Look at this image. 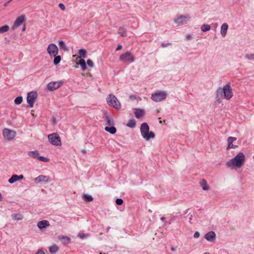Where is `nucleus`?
Masks as SVG:
<instances>
[{"label":"nucleus","instance_id":"f257e3e1","mask_svg":"<svg viewBox=\"0 0 254 254\" xmlns=\"http://www.w3.org/2000/svg\"><path fill=\"white\" fill-rule=\"evenodd\" d=\"M233 95L230 85L227 84L224 86L223 88L220 87L217 89L216 92V99L218 102L222 99L229 100L232 97Z\"/></svg>","mask_w":254,"mask_h":254},{"label":"nucleus","instance_id":"f03ea898","mask_svg":"<svg viewBox=\"0 0 254 254\" xmlns=\"http://www.w3.org/2000/svg\"><path fill=\"white\" fill-rule=\"evenodd\" d=\"M245 156L243 153L239 152L234 158L226 162V166L228 167L236 166L240 168L245 162Z\"/></svg>","mask_w":254,"mask_h":254},{"label":"nucleus","instance_id":"7ed1b4c3","mask_svg":"<svg viewBox=\"0 0 254 254\" xmlns=\"http://www.w3.org/2000/svg\"><path fill=\"white\" fill-rule=\"evenodd\" d=\"M149 127L148 124L144 123L140 126V132L143 138L146 140H149L151 138L155 137V134L153 132H149Z\"/></svg>","mask_w":254,"mask_h":254},{"label":"nucleus","instance_id":"20e7f679","mask_svg":"<svg viewBox=\"0 0 254 254\" xmlns=\"http://www.w3.org/2000/svg\"><path fill=\"white\" fill-rule=\"evenodd\" d=\"M106 100L110 106L113 107L117 110H120L121 108L120 102L114 95L112 94L109 95L107 97Z\"/></svg>","mask_w":254,"mask_h":254},{"label":"nucleus","instance_id":"39448f33","mask_svg":"<svg viewBox=\"0 0 254 254\" xmlns=\"http://www.w3.org/2000/svg\"><path fill=\"white\" fill-rule=\"evenodd\" d=\"M167 94L164 91H157L151 95V99L156 102H161L165 100Z\"/></svg>","mask_w":254,"mask_h":254},{"label":"nucleus","instance_id":"423d86ee","mask_svg":"<svg viewBox=\"0 0 254 254\" xmlns=\"http://www.w3.org/2000/svg\"><path fill=\"white\" fill-rule=\"evenodd\" d=\"M48 139L50 143L55 146H61L62 145L61 138L57 133H53L48 135Z\"/></svg>","mask_w":254,"mask_h":254},{"label":"nucleus","instance_id":"0eeeda50","mask_svg":"<svg viewBox=\"0 0 254 254\" xmlns=\"http://www.w3.org/2000/svg\"><path fill=\"white\" fill-rule=\"evenodd\" d=\"M120 60L124 63H133L135 61V58L130 52L127 51L120 55Z\"/></svg>","mask_w":254,"mask_h":254},{"label":"nucleus","instance_id":"6e6552de","mask_svg":"<svg viewBox=\"0 0 254 254\" xmlns=\"http://www.w3.org/2000/svg\"><path fill=\"white\" fill-rule=\"evenodd\" d=\"M2 134L4 139L8 141L12 140L16 135L15 131L7 128H4L3 129Z\"/></svg>","mask_w":254,"mask_h":254},{"label":"nucleus","instance_id":"1a4fd4ad","mask_svg":"<svg viewBox=\"0 0 254 254\" xmlns=\"http://www.w3.org/2000/svg\"><path fill=\"white\" fill-rule=\"evenodd\" d=\"M37 98V93L36 92L32 91L28 93L27 96V102L30 108L33 107L34 103Z\"/></svg>","mask_w":254,"mask_h":254},{"label":"nucleus","instance_id":"9d476101","mask_svg":"<svg viewBox=\"0 0 254 254\" xmlns=\"http://www.w3.org/2000/svg\"><path fill=\"white\" fill-rule=\"evenodd\" d=\"M47 52L51 57H55L58 54L59 49L56 44L52 43L49 45Z\"/></svg>","mask_w":254,"mask_h":254},{"label":"nucleus","instance_id":"9b49d317","mask_svg":"<svg viewBox=\"0 0 254 254\" xmlns=\"http://www.w3.org/2000/svg\"><path fill=\"white\" fill-rule=\"evenodd\" d=\"M63 83V82L61 81L51 82L47 85V89L50 91L55 90L59 88Z\"/></svg>","mask_w":254,"mask_h":254},{"label":"nucleus","instance_id":"f8f14e48","mask_svg":"<svg viewBox=\"0 0 254 254\" xmlns=\"http://www.w3.org/2000/svg\"><path fill=\"white\" fill-rule=\"evenodd\" d=\"M25 16L23 15H22L18 17H17L14 23V25L12 27L13 29H15L16 28L19 27L20 25H21L25 21Z\"/></svg>","mask_w":254,"mask_h":254},{"label":"nucleus","instance_id":"ddd939ff","mask_svg":"<svg viewBox=\"0 0 254 254\" xmlns=\"http://www.w3.org/2000/svg\"><path fill=\"white\" fill-rule=\"evenodd\" d=\"M204 238L207 241L213 243L215 242L216 234L214 231H210L205 235Z\"/></svg>","mask_w":254,"mask_h":254},{"label":"nucleus","instance_id":"4468645a","mask_svg":"<svg viewBox=\"0 0 254 254\" xmlns=\"http://www.w3.org/2000/svg\"><path fill=\"white\" fill-rule=\"evenodd\" d=\"M35 183L38 184L41 182H44L46 184L50 182L49 177L48 176H44V175H40L38 177H36L34 179Z\"/></svg>","mask_w":254,"mask_h":254},{"label":"nucleus","instance_id":"2eb2a0df","mask_svg":"<svg viewBox=\"0 0 254 254\" xmlns=\"http://www.w3.org/2000/svg\"><path fill=\"white\" fill-rule=\"evenodd\" d=\"M24 177L23 175H17L16 174L13 175L11 178L8 180V182L9 184H13L15 182H16L17 181L22 180L23 179Z\"/></svg>","mask_w":254,"mask_h":254},{"label":"nucleus","instance_id":"dca6fc26","mask_svg":"<svg viewBox=\"0 0 254 254\" xmlns=\"http://www.w3.org/2000/svg\"><path fill=\"white\" fill-rule=\"evenodd\" d=\"M190 17L188 15H181L175 20V22L178 25L183 24L185 20H188Z\"/></svg>","mask_w":254,"mask_h":254},{"label":"nucleus","instance_id":"f3484780","mask_svg":"<svg viewBox=\"0 0 254 254\" xmlns=\"http://www.w3.org/2000/svg\"><path fill=\"white\" fill-rule=\"evenodd\" d=\"M105 120L106 122V124L108 126H113L114 125V120L111 115L106 114L105 117Z\"/></svg>","mask_w":254,"mask_h":254},{"label":"nucleus","instance_id":"a211bd4d","mask_svg":"<svg viewBox=\"0 0 254 254\" xmlns=\"http://www.w3.org/2000/svg\"><path fill=\"white\" fill-rule=\"evenodd\" d=\"M49 226L50 223L49 221L46 220L40 221L37 224L38 227L40 229H43Z\"/></svg>","mask_w":254,"mask_h":254},{"label":"nucleus","instance_id":"6ab92c4d","mask_svg":"<svg viewBox=\"0 0 254 254\" xmlns=\"http://www.w3.org/2000/svg\"><path fill=\"white\" fill-rule=\"evenodd\" d=\"M28 155L33 159H38L39 153L38 150L30 151L28 152Z\"/></svg>","mask_w":254,"mask_h":254},{"label":"nucleus","instance_id":"aec40b11","mask_svg":"<svg viewBox=\"0 0 254 254\" xmlns=\"http://www.w3.org/2000/svg\"><path fill=\"white\" fill-rule=\"evenodd\" d=\"M228 28V25L227 23H223L221 26V34L223 37H224L227 33Z\"/></svg>","mask_w":254,"mask_h":254},{"label":"nucleus","instance_id":"412c9836","mask_svg":"<svg viewBox=\"0 0 254 254\" xmlns=\"http://www.w3.org/2000/svg\"><path fill=\"white\" fill-rule=\"evenodd\" d=\"M199 184H200V185L203 190H208L209 188L207 186L206 181L204 179H203L201 181H200Z\"/></svg>","mask_w":254,"mask_h":254},{"label":"nucleus","instance_id":"4be33fe9","mask_svg":"<svg viewBox=\"0 0 254 254\" xmlns=\"http://www.w3.org/2000/svg\"><path fill=\"white\" fill-rule=\"evenodd\" d=\"M105 130L112 134H115L117 131L116 128L113 126H111V127H105Z\"/></svg>","mask_w":254,"mask_h":254},{"label":"nucleus","instance_id":"5701e85b","mask_svg":"<svg viewBox=\"0 0 254 254\" xmlns=\"http://www.w3.org/2000/svg\"><path fill=\"white\" fill-rule=\"evenodd\" d=\"M144 114V111L142 109H135L134 114L136 118H139Z\"/></svg>","mask_w":254,"mask_h":254},{"label":"nucleus","instance_id":"b1692460","mask_svg":"<svg viewBox=\"0 0 254 254\" xmlns=\"http://www.w3.org/2000/svg\"><path fill=\"white\" fill-rule=\"evenodd\" d=\"M79 64L80 65L82 70L84 71L86 69V63L84 59H81L79 61Z\"/></svg>","mask_w":254,"mask_h":254},{"label":"nucleus","instance_id":"393cba45","mask_svg":"<svg viewBox=\"0 0 254 254\" xmlns=\"http://www.w3.org/2000/svg\"><path fill=\"white\" fill-rule=\"evenodd\" d=\"M60 49H63L65 51H68V49L65 45L64 42L63 40H61L59 43Z\"/></svg>","mask_w":254,"mask_h":254},{"label":"nucleus","instance_id":"a878e982","mask_svg":"<svg viewBox=\"0 0 254 254\" xmlns=\"http://www.w3.org/2000/svg\"><path fill=\"white\" fill-rule=\"evenodd\" d=\"M58 250L59 248L56 245H54L49 247V251L52 254L56 253L58 252Z\"/></svg>","mask_w":254,"mask_h":254},{"label":"nucleus","instance_id":"bb28decb","mask_svg":"<svg viewBox=\"0 0 254 254\" xmlns=\"http://www.w3.org/2000/svg\"><path fill=\"white\" fill-rule=\"evenodd\" d=\"M11 217L14 220H21L23 219V216L19 213L12 214Z\"/></svg>","mask_w":254,"mask_h":254},{"label":"nucleus","instance_id":"cd10ccee","mask_svg":"<svg viewBox=\"0 0 254 254\" xmlns=\"http://www.w3.org/2000/svg\"><path fill=\"white\" fill-rule=\"evenodd\" d=\"M136 125V123L134 120L131 119L128 120L127 126L130 128H134Z\"/></svg>","mask_w":254,"mask_h":254},{"label":"nucleus","instance_id":"c85d7f7f","mask_svg":"<svg viewBox=\"0 0 254 254\" xmlns=\"http://www.w3.org/2000/svg\"><path fill=\"white\" fill-rule=\"evenodd\" d=\"M118 33L122 37H126L127 36V34L126 32V29L123 27H119Z\"/></svg>","mask_w":254,"mask_h":254},{"label":"nucleus","instance_id":"c756f323","mask_svg":"<svg viewBox=\"0 0 254 254\" xmlns=\"http://www.w3.org/2000/svg\"><path fill=\"white\" fill-rule=\"evenodd\" d=\"M200 29L202 32H207L210 30V26L208 24H204L201 25Z\"/></svg>","mask_w":254,"mask_h":254},{"label":"nucleus","instance_id":"7c9ffc66","mask_svg":"<svg viewBox=\"0 0 254 254\" xmlns=\"http://www.w3.org/2000/svg\"><path fill=\"white\" fill-rule=\"evenodd\" d=\"M54 64L55 65H57L61 62V57L60 56H56L54 57Z\"/></svg>","mask_w":254,"mask_h":254},{"label":"nucleus","instance_id":"2f4dec72","mask_svg":"<svg viewBox=\"0 0 254 254\" xmlns=\"http://www.w3.org/2000/svg\"><path fill=\"white\" fill-rule=\"evenodd\" d=\"M23 101V98L21 96H18L14 100V103L16 105H20Z\"/></svg>","mask_w":254,"mask_h":254},{"label":"nucleus","instance_id":"473e14b6","mask_svg":"<svg viewBox=\"0 0 254 254\" xmlns=\"http://www.w3.org/2000/svg\"><path fill=\"white\" fill-rule=\"evenodd\" d=\"M9 29V27L8 25H3L0 27V33H3L8 31Z\"/></svg>","mask_w":254,"mask_h":254},{"label":"nucleus","instance_id":"72a5a7b5","mask_svg":"<svg viewBox=\"0 0 254 254\" xmlns=\"http://www.w3.org/2000/svg\"><path fill=\"white\" fill-rule=\"evenodd\" d=\"M78 53L79 55L83 58L86 57V51L83 49H81L79 50Z\"/></svg>","mask_w":254,"mask_h":254},{"label":"nucleus","instance_id":"f704fd0d","mask_svg":"<svg viewBox=\"0 0 254 254\" xmlns=\"http://www.w3.org/2000/svg\"><path fill=\"white\" fill-rule=\"evenodd\" d=\"M245 57L249 60H254V53L246 54L245 55Z\"/></svg>","mask_w":254,"mask_h":254},{"label":"nucleus","instance_id":"c9c22d12","mask_svg":"<svg viewBox=\"0 0 254 254\" xmlns=\"http://www.w3.org/2000/svg\"><path fill=\"white\" fill-rule=\"evenodd\" d=\"M84 198L87 201H91L93 200V198L91 195L88 194H84Z\"/></svg>","mask_w":254,"mask_h":254},{"label":"nucleus","instance_id":"e433bc0d","mask_svg":"<svg viewBox=\"0 0 254 254\" xmlns=\"http://www.w3.org/2000/svg\"><path fill=\"white\" fill-rule=\"evenodd\" d=\"M38 160L43 161L44 162H48L49 161V159L48 158H46L45 157L42 156H39L38 157Z\"/></svg>","mask_w":254,"mask_h":254},{"label":"nucleus","instance_id":"4c0bfd02","mask_svg":"<svg viewBox=\"0 0 254 254\" xmlns=\"http://www.w3.org/2000/svg\"><path fill=\"white\" fill-rule=\"evenodd\" d=\"M238 147V145H233L232 143H228V146L226 147V149L228 150L230 148H236Z\"/></svg>","mask_w":254,"mask_h":254},{"label":"nucleus","instance_id":"58836bf2","mask_svg":"<svg viewBox=\"0 0 254 254\" xmlns=\"http://www.w3.org/2000/svg\"><path fill=\"white\" fill-rule=\"evenodd\" d=\"M237 140L235 137L230 136L227 139L228 143H232L234 141Z\"/></svg>","mask_w":254,"mask_h":254},{"label":"nucleus","instance_id":"ea45409f","mask_svg":"<svg viewBox=\"0 0 254 254\" xmlns=\"http://www.w3.org/2000/svg\"><path fill=\"white\" fill-rule=\"evenodd\" d=\"M78 237L81 239H84L88 237V235L81 233L78 234Z\"/></svg>","mask_w":254,"mask_h":254},{"label":"nucleus","instance_id":"a19ab883","mask_svg":"<svg viewBox=\"0 0 254 254\" xmlns=\"http://www.w3.org/2000/svg\"><path fill=\"white\" fill-rule=\"evenodd\" d=\"M87 64L91 67H93L94 66V64L91 60L88 59L87 61Z\"/></svg>","mask_w":254,"mask_h":254},{"label":"nucleus","instance_id":"79ce46f5","mask_svg":"<svg viewBox=\"0 0 254 254\" xmlns=\"http://www.w3.org/2000/svg\"><path fill=\"white\" fill-rule=\"evenodd\" d=\"M62 239L63 240H64V242L66 243H69L70 241V239L68 237H67V236H62Z\"/></svg>","mask_w":254,"mask_h":254},{"label":"nucleus","instance_id":"37998d69","mask_svg":"<svg viewBox=\"0 0 254 254\" xmlns=\"http://www.w3.org/2000/svg\"><path fill=\"white\" fill-rule=\"evenodd\" d=\"M123 200L122 198H117L116 200V203L118 205H122L123 203Z\"/></svg>","mask_w":254,"mask_h":254},{"label":"nucleus","instance_id":"c03bdc74","mask_svg":"<svg viewBox=\"0 0 254 254\" xmlns=\"http://www.w3.org/2000/svg\"><path fill=\"white\" fill-rule=\"evenodd\" d=\"M35 254H45L43 249H40Z\"/></svg>","mask_w":254,"mask_h":254},{"label":"nucleus","instance_id":"a18cd8bd","mask_svg":"<svg viewBox=\"0 0 254 254\" xmlns=\"http://www.w3.org/2000/svg\"><path fill=\"white\" fill-rule=\"evenodd\" d=\"M59 7L63 10H65V7L64 6V5L62 3H60L59 4Z\"/></svg>","mask_w":254,"mask_h":254},{"label":"nucleus","instance_id":"49530a36","mask_svg":"<svg viewBox=\"0 0 254 254\" xmlns=\"http://www.w3.org/2000/svg\"><path fill=\"white\" fill-rule=\"evenodd\" d=\"M171 45V43H162L161 44V46L163 47V48H165V47H166L168 46H170Z\"/></svg>","mask_w":254,"mask_h":254},{"label":"nucleus","instance_id":"de8ad7c7","mask_svg":"<svg viewBox=\"0 0 254 254\" xmlns=\"http://www.w3.org/2000/svg\"><path fill=\"white\" fill-rule=\"evenodd\" d=\"M199 233L198 231H196L193 235V237L194 238H198L199 237Z\"/></svg>","mask_w":254,"mask_h":254},{"label":"nucleus","instance_id":"09e8293b","mask_svg":"<svg viewBox=\"0 0 254 254\" xmlns=\"http://www.w3.org/2000/svg\"><path fill=\"white\" fill-rule=\"evenodd\" d=\"M122 48V46L121 44H119V45H118V46H117V47L116 48V51H119V50H121Z\"/></svg>","mask_w":254,"mask_h":254},{"label":"nucleus","instance_id":"8fccbe9b","mask_svg":"<svg viewBox=\"0 0 254 254\" xmlns=\"http://www.w3.org/2000/svg\"><path fill=\"white\" fill-rule=\"evenodd\" d=\"M129 98L131 99V100H134L136 98V97L135 95H131L130 96H129Z\"/></svg>","mask_w":254,"mask_h":254},{"label":"nucleus","instance_id":"3c124183","mask_svg":"<svg viewBox=\"0 0 254 254\" xmlns=\"http://www.w3.org/2000/svg\"><path fill=\"white\" fill-rule=\"evenodd\" d=\"M12 0H10L8 1H7L6 2H5L4 4V6H6L8 5V3L11 1Z\"/></svg>","mask_w":254,"mask_h":254},{"label":"nucleus","instance_id":"603ef678","mask_svg":"<svg viewBox=\"0 0 254 254\" xmlns=\"http://www.w3.org/2000/svg\"><path fill=\"white\" fill-rule=\"evenodd\" d=\"M164 220H165V218L164 217H162L161 218V220L162 221H164Z\"/></svg>","mask_w":254,"mask_h":254},{"label":"nucleus","instance_id":"864d4df0","mask_svg":"<svg viewBox=\"0 0 254 254\" xmlns=\"http://www.w3.org/2000/svg\"><path fill=\"white\" fill-rule=\"evenodd\" d=\"M192 218H191V216L189 218V222L190 223H191V220Z\"/></svg>","mask_w":254,"mask_h":254},{"label":"nucleus","instance_id":"5fc2aeb1","mask_svg":"<svg viewBox=\"0 0 254 254\" xmlns=\"http://www.w3.org/2000/svg\"><path fill=\"white\" fill-rule=\"evenodd\" d=\"M25 29H26V28H25V26H24L23 27V28H22V30L23 31H25Z\"/></svg>","mask_w":254,"mask_h":254},{"label":"nucleus","instance_id":"6e6d98bb","mask_svg":"<svg viewBox=\"0 0 254 254\" xmlns=\"http://www.w3.org/2000/svg\"><path fill=\"white\" fill-rule=\"evenodd\" d=\"M165 223L168 224H171V222L170 221H166V222H165Z\"/></svg>","mask_w":254,"mask_h":254},{"label":"nucleus","instance_id":"4d7b16f0","mask_svg":"<svg viewBox=\"0 0 254 254\" xmlns=\"http://www.w3.org/2000/svg\"><path fill=\"white\" fill-rule=\"evenodd\" d=\"M2 198V195L0 193V201L1 200Z\"/></svg>","mask_w":254,"mask_h":254},{"label":"nucleus","instance_id":"13d9d810","mask_svg":"<svg viewBox=\"0 0 254 254\" xmlns=\"http://www.w3.org/2000/svg\"><path fill=\"white\" fill-rule=\"evenodd\" d=\"M82 153H85L86 152V150H84H84H82Z\"/></svg>","mask_w":254,"mask_h":254}]
</instances>
